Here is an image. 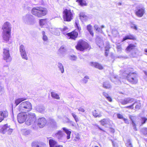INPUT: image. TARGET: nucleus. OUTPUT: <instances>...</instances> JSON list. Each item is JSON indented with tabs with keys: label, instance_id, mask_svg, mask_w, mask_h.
<instances>
[{
	"label": "nucleus",
	"instance_id": "nucleus-1",
	"mask_svg": "<svg viewBox=\"0 0 147 147\" xmlns=\"http://www.w3.org/2000/svg\"><path fill=\"white\" fill-rule=\"evenodd\" d=\"M120 102L123 105L133 103L131 105L125 107V108L131 109H134V105H135V109L136 110H138L141 107V104L140 101L139 100L135 101V100L133 98H125L124 99L122 100Z\"/></svg>",
	"mask_w": 147,
	"mask_h": 147
},
{
	"label": "nucleus",
	"instance_id": "nucleus-2",
	"mask_svg": "<svg viewBox=\"0 0 147 147\" xmlns=\"http://www.w3.org/2000/svg\"><path fill=\"white\" fill-rule=\"evenodd\" d=\"M122 78H126L132 84H136L138 82L137 75L131 71H126L123 74Z\"/></svg>",
	"mask_w": 147,
	"mask_h": 147
},
{
	"label": "nucleus",
	"instance_id": "nucleus-3",
	"mask_svg": "<svg viewBox=\"0 0 147 147\" xmlns=\"http://www.w3.org/2000/svg\"><path fill=\"white\" fill-rule=\"evenodd\" d=\"M32 13L38 17L45 15L47 13V9L42 7H38L33 8L31 10Z\"/></svg>",
	"mask_w": 147,
	"mask_h": 147
},
{
	"label": "nucleus",
	"instance_id": "nucleus-4",
	"mask_svg": "<svg viewBox=\"0 0 147 147\" xmlns=\"http://www.w3.org/2000/svg\"><path fill=\"white\" fill-rule=\"evenodd\" d=\"M32 109L31 103L28 101L21 103L19 105L18 110L19 112L26 113L30 111Z\"/></svg>",
	"mask_w": 147,
	"mask_h": 147
},
{
	"label": "nucleus",
	"instance_id": "nucleus-5",
	"mask_svg": "<svg viewBox=\"0 0 147 147\" xmlns=\"http://www.w3.org/2000/svg\"><path fill=\"white\" fill-rule=\"evenodd\" d=\"M63 13L64 20L67 22H70L72 20L74 15L73 10L68 9H64Z\"/></svg>",
	"mask_w": 147,
	"mask_h": 147
},
{
	"label": "nucleus",
	"instance_id": "nucleus-6",
	"mask_svg": "<svg viewBox=\"0 0 147 147\" xmlns=\"http://www.w3.org/2000/svg\"><path fill=\"white\" fill-rule=\"evenodd\" d=\"M129 117L132 121V124L134 129L135 131L137 130L136 126H141L142 124L146 122H147V119L145 117H142L141 118V123H138V121L136 120V117L134 116L130 115Z\"/></svg>",
	"mask_w": 147,
	"mask_h": 147
},
{
	"label": "nucleus",
	"instance_id": "nucleus-7",
	"mask_svg": "<svg viewBox=\"0 0 147 147\" xmlns=\"http://www.w3.org/2000/svg\"><path fill=\"white\" fill-rule=\"evenodd\" d=\"M76 47L77 49L82 51L85 49H89V46L87 42L81 40L78 42Z\"/></svg>",
	"mask_w": 147,
	"mask_h": 147
},
{
	"label": "nucleus",
	"instance_id": "nucleus-8",
	"mask_svg": "<svg viewBox=\"0 0 147 147\" xmlns=\"http://www.w3.org/2000/svg\"><path fill=\"white\" fill-rule=\"evenodd\" d=\"M27 117V120L26 123L27 125H30L35 122L36 117L34 113L31 112L28 113Z\"/></svg>",
	"mask_w": 147,
	"mask_h": 147
},
{
	"label": "nucleus",
	"instance_id": "nucleus-9",
	"mask_svg": "<svg viewBox=\"0 0 147 147\" xmlns=\"http://www.w3.org/2000/svg\"><path fill=\"white\" fill-rule=\"evenodd\" d=\"M23 21L28 24H33L34 23V16L30 14H27L23 18Z\"/></svg>",
	"mask_w": 147,
	"mask_h": 147
},
{
	"label": "nucleus",
	"instance_id": "nucleus-10",
	"mask_svg": "<svg viewBox=\"0 0 147 147\" xmlns=\"http://www.w3.org/2000/svg\"><path fill=\"white\" fill-rule=\"evenodd\" d=\"M3 59L7 62H10L11 61L12 59L10 56L8 48H4L3 49Z\"/></svg>",
	"mask_w": 147,
	"mask_h": 147
},
{
	"label": "nucleus",
	"instance_id": "nucleus-11",
	"mask_svg": "<svg viewBox=\"0 0 147 147\" xmlns=\"http://www.w3.org/2000/svg\"><path fill=\"white\" fill-rule=\"evenodd\" d=\"M11 27L10 23L8 22L4 23L3 25L2 32H11Z\"/></svg>",
	"mask_w": 147,
	"mask_h": 147
},
{
	"label": "nucleus",
	"instance_id": "nucleus-12",
	"mask_svg": "<svg viewBox=\"0 0 147 147\" xmlns=\"http://www.w3.org/2000/svg\"><path fill=\"white\" fill-rule=\"evenodd\" d=\"M27 115L26 113L22 112L19 113L18 115V120L20 123H22L27 119Z\"/></svg>",
	"mask_w": 147,
	"mask_h": 147
},
{
	"label": "nucleus",
	"instance_id": "nucleus-13",
	"mask_svg": "<svg viewBox=\"0 0 147 147\" xmlns=\"http://www.w3.org/2000/svg\"><path fill=\"white\" fill-rule=\"evenodd\" d=\"M2 35L4 42L10 43L9 40L11 37V32H2Z\"/></svg>",
	"mask_w": 147,
	"mask_h": 147
},
{
	"label": "nucleus",
	"instance_id": "nucleus-14",
	"mask_svg": "<svg viewBox=\"0 0 147 147\" xmlns=\"http://www.w3.org/2000/svg\"><path fill=\"white\" fill-rule=\"evenodd\" d=\"M78 34V32L75 30L72 32L66 34V35L69 39L75 40L77 37Z\"/></svg>",
	"mask_w": 147,
	"mask_h": 147
},
{
	"label": "nucleus",
	"instance_id": "nucleus-15",
	"mask_svg": "<svg viewBox=\"0 0 147 147\" xmlns=\"http://www.w3.org/2000/svg\"><path fill=\"white\" fill-rule=\"evenodd\" d=\"M38 125L40 127H43L46 123V120L44 117L39 118L38 120Z\"/></svg>",
	"mask_w": 147,
	"mask_h": 147
},
{
	"label": "nucleus",
	"instance_id": "nucleus-16",
	"mask_svg": "<svg viewBox=\"0 0 147 147\" xmlns=\"http://www.w3.org/2000/svg\"><path fill=\"white\" fill-rule=\"evenodd\" d=\"M67 49L65 46H62L58 50L59 53L61 56L63 57L66 54Z\"/></svg>",
	"mask_w": 147,
	"mask_h": 147
},
{
	"label": "nucleus",
	"instance_id": "nucleus-17",
	"mask_svg": "<svg viewBox=\"0 0 147 147\" xmlns=\"http://www.w3.org/2000/svg\"><path fill=\"white\" fill-rule=\"evenodd\" d=\"M8 112L7 111H0V122L3 120L5 118L7 117Z\"/></svg>",
	"mask_w": 147,
	"mask_h": 147
},
{
	"label": "nucleus",
	"instance_id": "nucleus-18",
	"mask_svg": "<svg viewBox=\"0 0 147 147\" xmlns=\"http://www.w3.org/2000/svg\"><path fill=\"white\" fill-rule=\"evenodd\" d=\"M144 9L141 8L137 9L136 11V15L139 17H141L142 16L144 13Z\"/></svg>",
	"mask_w": 147,
	"mask_h": 147
},
{
	"label": "nucleus",
	"instance_id": "nucleus-19",
	"mask_svg": "<svg viewBox=\"0 0 147 147\" xmlns=\"http://www.w3.org/2000/svg\"><path fill=\"white\" fill-rule=\"evenodd\" d=\"M9 126H8L7 124L0 126V132L3 134L7 132Z\"/></svg>",
	"mask_w": 147,
	"mask_h": 147
},
{
	"label": "nucleus",
	"instance_id": "nucleus-20",
	"mask_svg": "<svg viewBox=\"0 0 147 147\" xmlns=\"http://www.w3.org/2000/svg\"><path fill=\"white\" fill-rule=\"evenodd\" d=\"M55 136L60 140H61L64 138L65 134L62 131H58L55 134Z\"/></svg>",
	"mask_w": 147,
	"mask_h": 147
},
{
	"label": "nucleus",
	"instance_id": "nucleus-21",
	"mask_svg": "<svg viewBox=\"0 0 147 147\" xmlns=\"http://www.w3.org/2000/svg\"><path fill=\"white\" fill-rule=\"evenodd\" d=\"M60 29L55 28H49V31L53 34L57 36H59L60 35V32L59 30Z\"/></svg>",
	"mask_w": 147,
	"mask_h": 147
},
{
	"label": "nucleus",
	"instance_id": "nucleus-22",
	"mask_svg": "<svg viewBox=\"0 0 147 147\" xmlns=\"http://www.w3.org/2000/svg\"><path fill=\"white\" fill-rule=\"evenodd\" d=\"M32 147H45V145L37 141H34L32 144Z\"/></svg>",
	"mask_w": 147,
	"mask_h": 147
},
{
	"label": "nucleus",
	"instance_id": "nucleus-23",
	"mask_svg": "<svg viewBox=\"0 0 147 147\" xmlns=\"http://www.w3.org/2000/svg\"><path fill=\"white\" fill-rule=\"evenodd\" d=\"M63 130L67 134V139L68 140L70 138V136L71 133V131L69 129L66 128L65 127H63L62 128Z\"/></svg>",
	"mask_w": 147,
	"mask_h": 147
},
{
	"label": "nucleus",
	"instance_id": "nucleus-24",
	"mask_svg": "<svg viewBox=\"0 0 147 147\" xmlns=\"http://www.w3.org/2000/svg\"><path fill=\"white\" fill-rule=\"evenodd\" d=\"M91 65L94 66L100 69H103L102 67L98 63L96 62H91L90 63Z\"/></svg>",
	"mask_w": 147,
	"mask_h": 147
},
{
	"label": "nucleus",
	"instance_id": "nucleus-25",
	"mask_svg": "<svg viewBox=\"0 0 147 147\" xmlns=\"http://www.w3.org/2000/svg\"><path fill=\"white\" fill-rule=\"evenodd\" d=\"M40 26H43L44 25H46L49 23L48 20L47 19H42L40 20Z\"/></svg>",
	"mask_w": 147,
	"mask_h": 147
},
{
	"label": "nucleus",
	"instance_id": "nucleus-26",
	"mask_svg": "<svg viewBox=\"0 0 147 147\" xmlns=\"http://www.w3.org/2000/svg\"><path fill=\"white\" fill-rule=\"evenodd\" d=\"M111 121L109 119H104L100 121L101 124L102 125H109Z\"/></svg>",
	"mask_w": 147,
	"mask_h": 147
},
{
	"label": "nucleus",
	"instance_id": "nucleus-27",
	"mask_svg": "<svg viewBox=\"0 0 147 147\" xmlns=\"http://www.w3.org/2000/svg\"><path fill=\"white\" fill-rule=\"evenodd\" d=\"M96 43L97 44L99 47H102V46L103 45V42L102 39L98 38H97L96 39Z\"/></svg>",
	"mask_w": 147,
	"mask_h": 147
},
{
	"label": "nucleus",
	"instance_id": "nucleus-28",
	"mask_svg": "<svg viewBox=\"0 0 147 147\" xmlns=\"http://www.w3.org/2000/svg\"><path fill=\"white\" fill-rule=\"evenodd\" d=\"M80 19L82 21L86 20L88 19V17L85 15V14L84 12H81L80 13Z\"/></svg>",
	"mask_w": 147,
	"mask_h": 147
},
{
	"label": "nucleus",
	"instance_id": "nucleus-29",
	"mask_svg": "<svg viewBox=\"0 0 147 147\" xmlns=\"http://www.w3.org/2000/svg\"><path fill=\"white\" fill-rule=\"evenodd\" d=\"M49 143L50 147H55L57 144L56 142L52 139H50L49 140Z\"/></svg>",
	"mask_w": 147,
	"mask_h": 147
},
{
	"label": "nucleus",
	"instance_id": "nucleus-30",
	"mask_svg": "<svg viewBox=\"0 0 147 147\" xmlns=\"http://www.w3.org/2000/svg\"><path fill=\"white\" fill-rule=\"evenodd\" d=\"M135 47V46L133 44H130L126 48V50L127 51L130 52L131 50H135L136 49Z\"/></svg>",
	"mask_w": 147,
	"mask_h": 147
},
{
	"label": "nucleus",
	"instance_id": "nucleus-31",
	"mask_svg": "<svg viewBox=\"0 0 147 147\" xmlns=\"http://www.w3.org/2000/svg\"><path fill=\"white\" fill-rule=\"evenodd\" d=\"M36 110L40 113H43L45 110V108L43 106H37L36 107Z\"/></svg>",
	"mask_w": 147,
	"mask_h": 147
},
{
	"label": "nucleus",
	"instance_id": "nucleus-32",
	"mask_svg": "<svg viewBox=\"0 0 147 147\" xmlns=\"http://www.w3.org/2000/svg\"><path fill=\"white\" fill-rule=\"evenodd\" d=\"M135 39V38L134 36L132 35H127L124 37L123 38L121 42H122L127 39L134 40Z\"/></svg>",
	"mask_w": 147,
	"mask_h": 147
},
{
	"label": "nucleus",
	"instance_id": "nucleus-33",
	"mask_svg": "<svg viewBox=\"0 0 147 147\" xmlns=\"http://www.w3.org/2000/svg\"><path fill=\"white\" fill-rule=\"evenodd\" d=\"M57 66L59 69V70L62 73L64 72V68L63 64L60 63H59L58 64Z\"/></svg>",
	"mask_w": 147,
	"mask_h": 147
},
{
	"label": "nucleus",
	"instance_id": "nucleus-34",
	"mask_svg": "<svg viewBox=\"0 0 147 147\" xmlns=\"http://www.w3.org/2000/svg\"><path fill=\"white\" fill-rule=\"evenodd\" d=\"M26 100V98H21L16 99L15 100V103L16 106H17L21 102Z\"/></svg>",
	"mask_w": 147,
	"mask_h": 147
},
{
	"label": "nucleus",
	"instance_id": "nucleus-35",
	"mask_svg": "<svg viewBox=\"0 0 147 147\" xmlns=\"http://www.w3.org/2000/svg\"><path fill=\"white\" fill-rule=\"evenodd\" d=\"M103 87L106 89H109L111 88V86L108 82H104L103 84Z\"/></svg>",
	"mask_w": 147,
	"mask_h": 147
},
{
	"label": "nucleus",
	"instance_id": "nucleus-36",
	"mask_svg": "<svg viewBox=\"0 0 147 147\" xmlns=\"http://www.w3.org/2000/svg\"><path fill=\"white\" fill-rule=\"evenodd\" d=\"M71 114L76 122H77L79 121V118L78 116L76 115L75 113H71Z\"/></svg>",
	"mask_w": 147,
	"mask_h": 147
},
{
	"label": "nucleus",
	"instance_id": "nucleus-37",
	"mask_svg": "<svg viewBox=\"0 0 147 147\" xmlns=\"http://www.w3.org/2000/svg\"><path fill=\"white\" fill-rule=\"evenodd\" d=\"M42 39L44 41L47 42L48 40V38L47 36L45 35V33L44 31L42 32Z\"/></svg>",
	"mask_w": 147,
	"mask_h": 147
},
{
	"label": "nucleus",
	"instance_id": "nucleus-38",
	"mask_svg": "<svg viewBox=\"0 0 147 147\" xmlns=\"http://www.w3.org/2000/svg\"><path fill=\"white\" fill-rule=\"evenodd\" d=\"M87 29L90 32V34L93 36L94 34L92 31V26L90 25H88L87 26Z\"/></svg>",
	"mask_w": 147,
	"mask_h": 147
},
{
	"label": "nucleus",
	"instance_id": "nucleus-39",
	"mask_svg": "<svg viewBox=\"0 0 147 147\" xmlns=\"http://www.w3.org/2000/svg\"><path fill=\"white\" fill-rule=\"evenodd\" d=\"M51 96L54 98L57 99H59L60 98L57 93L55 92H51Z\"/></svg>",
	"mask_w": 147,
	"mask_h": 147
},
{
	"label": "nucleus",
	"instance_id": "nucleus-40",
	"mask_svg": "<svg viewBox=\"0 0 147 147\" xmlns=\"http://www.w3.org/2000/svg\"><path fill=\"white\" fill-rule=\"evenodd\" d=\"M103 96L105 97L106 99L109 102H111L112 99L109 96L108 94L106 92H103Z\"/></svg>",
	"mask_w": 147,
	"mask_h": 147
},
{
	"label": "nucleus",
	"instance_id": "nucleus-41",
	"mask_svg": "<svg viewBox=\"0 0 147 147\" xmlns=\"http://www.w3.org/2000/svg\"><path fill=\"white\" fill-rule=\"evenodd\" d=\"M76 1L78 2L81 6H86L87 5L86 1L84 0H77Z\"/></svg>",
	"mask_w": 147,
	"mask_h": 147
},
{
	"label": "nucleus",
	"instance_id": "nucleus-42",
	"mask_svg": "<svg viewBox=\"0 0 147 147\" xmlns=\"http://www.w3.org/2000/svg\"><path fill=\"white\" fill-rule=\"evenodd\" d=\"M20 54L23 59L26 60L28 59V57L27 56L26 51L21 53Z\"/></svg>",
	"mask_w": 147,
	"mask_h": 147
},
{
	"label": "nucleus",
	"instance_id": "nucleus-43",
	"mask_svg": "<svg viewBox=\"0 0 147 147\" xmlns=\"http://www.w3.org/2000/svg\"><path fill=\"white\" fill-rule=\"evenodd\" d=\"M75 26L77 28L78 30L80 32L81 30V28L80 27L79 24V21L78 20H76L75 22Z\"/></svg>",
	"mask_w": 147,
	"mask_h": 147
},
{
	"label": "nucleus",
	"instance_id": "nucleus-44",
	"mask_svg": "<svg viewBox=\"0 0 147 147\" xmlns=\"http://www.w3.org/2000/svg\"><path fill=\"white\" fill-rule=\"evenodd\" d=\"M93 114L94 117H100L101 116V115L98 113H97L96 111V110H94L93 112Z\"/></svg>",
	"mask_w": 147,
	"mask_h": 147
},
{
	"label": "nucleus",
	"instance_id": "nucleus-45",
	"mask_svg": "<svg viewBox=\"0 0 147 147\" xmlns=\"http://www.w3.org/2000/svg\"><path fill=\"white\" fill-rule=\"evenodd\" d=\"M126 145L127 147H133L132 144L129 140H128L127 141Z\"/></svg>",
	"mask_w": 147,
	"mask_h": 147
},
{
	"label": "nucleus",
	"instance_id": "nucleus-46",
	"mask_svg": "<svg viewBox=\"0 0 147 147\" xmlns=\"http://www.w3.org/2000/svg\"><path fill=\"white\" fill-rule=\"evenodd\" d=\"M77 57L74 55H70L69 56V59L71 60L75 61L76 60Z\"/></svg>",
	"mask_w": 147,
	"mask_h": 147
},
{
	"label": "nucleus",
	"instance_id": "nucleus-47",
	"mask_svg": "<svg viewBox=\"0 0 147 147\" xmlns=\"http://www.w3.org/2000/svg\"><path fill=\"white\" fill-rule=\"evenodd\" d=\"M60 29L63 34L67 32L68 31V28L66 26H64L63 28Z\"/></svg>",
	"mask_w": 147,
	"mask_h": 147
},
{
	"label": "nucleus",
	"instance_id": "nucleus-48",
	"mask_svg": "<svg viewBox=\"0 0 147 147\" xmlns=\"http://www.w3.org/2000/svg\"><path fill=\"white\" fill-rule=\"evenodd\" d=\"M20 53L26 51L25 47L24 45H21L20 47Z\"/></svg>",
	"mask_w": 147,
	"mask_h": 147
},
{
	"label": "nucleus",
	"instance_id": "nucleus-49",
	"mask_svg": "<svg viewBox=\"0 0 147 147\" xmlns=\"http://www.w3.org/2000/svg\"><path fill=\"white\" fill-rule=\"evenodd\" d=\"M109 42H108L107 43V46L106 47H105V48H106V49H105L106 52L105 53V55L106 56H107L108 54V51H107V49H108L109 48Z\"/></svg>",
	"mask_w": 147,
	"mask_h": 147
},
{
	"label": "nucleus",
	"instance_id": "nucleus-50",
	"mask_svg": "<svg viewBox=\"0 0 147 147\" xmlns=\"http://www.w3.org/2000/svg\"><path fill=\"white\" fill-rule=\"evenodd\" d=\"M78 110L79 112V114H81V113H84L85 111L84 109L82 107H80L78 108Z\"/></svg>",
	"mask_w": 147,
	"mask_h": 147
},
{
	"label": "nucleus",
	"instance_id": "nucleus-51",
	"mask_svg": "<svg viewBox=\"0 0 147 147\" xmlns=\"http://www.w3.org/2000/svg\"><path fill=\"white\" fill-rule=\"evenodd\" d=\"M142 132L143 134L147 136V128H143L142 129Z\"/></svg>",
	"mask_w": 147,
	"mask_h": 147
},
{
	"label": "nucleus",
	"instance_id": "nucleus-52",
	"mask_svg": "<svg viewBox=\"0 0 147 147\" xmlns=\"http://www.w3.org/2000/svg\"><path fill=\"white\" fill-rule=\"evenodd\" d=\"M117 48L118 51L120 52L121 50V45H119V44L117 43Z\"/></svg>",
	"mask_w": 147,
	"mask_h": 147
},
{
	"label": "nucleus",
	"instance_id": "nucleus-53",
	"mask_svg": "<svg viewBox=\"0 0 147 147\" xmlns=\"http://www.w3.org/2000/svg\"><path fill=\"white\" fill-rule=\"evenodd\" d=\"M94 27L95 28V29H96V30L98 32H100L101 31V29L100 28L98 27V26L97 25H95L94 26Z\"/></svg>",
	"mask_w": 147,
	"mask_h": 147
},
{
	"label": "nucleus",
	"instance_id": "nucleus-54",
	"mask_svg": "<svg viewBox=\"0 0 147 147\" xmlns=\"http://www.w3.org/2000/svg\"><path fill=\"white\" fill-rule=\"evenodd\" d=\"M112 142L113 146V147H118V145L117 143V141H113L112 140H111Z\"/></svg>",
	"mask_w": 147,
	"mask_h": 147
},
{
	"label": "nucleus",
	"instance_id": "nucleus-55",
	"mask_svg": "<svg viewBox=\"0 0 147 147\" xmlns=\"http://www.w3.org/2000/svg\"><path fill=\"white\" fill-rule=\"evenodd\" d=\"M13 131V129L10 128V126H9L7 132V134L10 135L12 132Z\"/></svg>",
	"mask_w": 147,
	"mask_h": 147
},
{
	"label": "nucleus",
	"instance_id": "nucleus-56",
	"mask_svg": "<svg viewBox=\"0 0 147 147\" xmlns=\"http://www.w3.org/2000/svg\"><path fill=\"white\" fill-rule=\"evenodd\" d=\"M88 79H89V77H88V76H85L84 77V78L83 79V82L85 83H86L88 81Z\"/></svg>",
	"mask_w": 147,
	"mask_h": 147
},
{
	"label": "nucleus",
	"instance_id": "nucleus-57",
	"mask_svg": "<svg viewBox=\"0 0 147 147\" xmlns=\"http://www.w3.org/2000/svg\"><path fill=\"white\" fill-rule=\"evenodd\" d=\"M117 76H115L113 77V78L115 80H113L112 78L111 79V80L113 82H115V84H117L116 82H115V81H118L119 82H120V81H119V80H118L116 78Z\"/></svg>",
	"mask_w": 147,
	"mask_h": 147
},
{
	"label": "nucleus",
	"instance_id": "nucleus-58",
	"mask_svg": "<svg viewBox=\"0 0 147 147\" xmlns=\"http://www.w3.org/2000/svg\"><path fill=\"white\" fill-rule=\"evenodd\" d=\"M74 140L76 141H80V137L78 136H76Z\"/></svg>",
	"mask_w": 147,
	"mask_h": 147
},
{
	"label": "nucleus",
	"instance_id": "nucleus-59",
	"mask_svg": "<svg viewBox=\"0 0 147 147\" xmlns=\"http://www.w3.org/2000/svg\"><path fill=\"white\" fill-rule=\"evenodd\" d=\"M117 117L119 119H123L124 118H123V115L120 114H117Z\"/></svg>",
	"mask_w": 147,
	"mask_h": 147
},
{
	"label": "nucleus",
	"instance_id": "nucleus-60",
	"mask_svg": "<svg viewBox=\"0 0 147 147\" xmlns=\"http://www.w3.org/2000/svg\"><path fill=\"white\" fill-rule=\"evenodd\" d=\"M24 131L25 132L24 134L25 135H28L30 133V131L28 130H24Z\"/></svg>",
	"mask_w": 147,
	"mask_h": 147
},
{
	"label": "nucleus",
	"instance_id": "nucleus-61",
	"mask_svg": "<svg viewBox=\"0 0 147 147\" xmlns=\"http://www.w3.org/2000/svg\"><path fill=\"white\" fill-rule=\"evenodd\" d=\"M112 34L115 36H116L118 34V32L117 31H113L112 32Z\"/></svg>",
	"mask_w": 147,
	"mask_h": 147
},
{
	"label": "nucleus",
	"instance_id": "nucleus-62",
	"mask_svg": "<svg viewBox=\"0 0 147 147\" xmlns=\"http://www.w3.org/2000/svg\"><path fill=\"white\" fill-rule=\"evenodd\" d=\"M131 28L134 29L135 30H137V26L135 24H133L131 25Z\"/></svg>",
	"mask_w": 147,
	"mask_h": 147
},
{
	"label": "nucleus",
	"instance_id": "nucleus-63",
	"mask_svg": "<svg viewBox=\"0 0 147 147\" xmlns=\"http://www.w3.org/2000/svg\"><path fill=\"white\" fill-rule=\"evenodd\" d=\"M123 120L125 121V123L127 124H128L129 123V122L127 119L124 118L123 119Z\"/></svg>",
	"mask_w": 147,
	"mask_h": 147
},
{
	"label": "nucleus",
	"instance_id": "nucleus-64",
	"mask_svg": "<svg viewBox=\"0 0 147 147\" xmlns=\"http://www.w3.org/2000/svg\"><path fill=\"white\" fill-rule=\"evenodd\" d=\"M3 88L2 87L0 86V93L3 92Z\"/></svg>",
	"mask_w": 147,
	"mask_h": 147
}]
</instances>
